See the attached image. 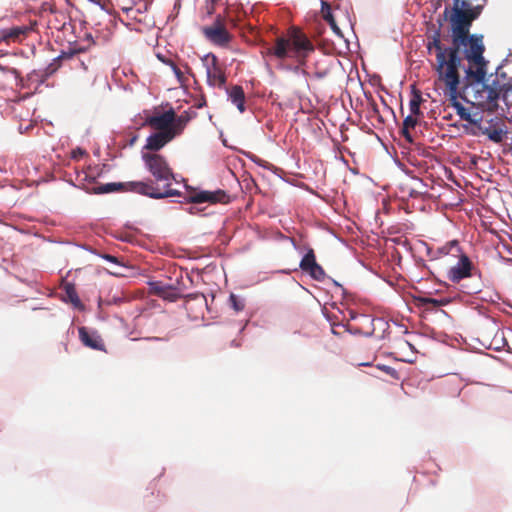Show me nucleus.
I'll use <instances>...</instances> for the list:
<instances>
[{"label":"nucleus","instance_id":"nucleus-1","mask_svg":"<svg viewBox=\"0 0 512 512\" xmlns=\"http://www.w3.org/2000/svg\"><path fill=\"white\" fill-rule=\"evenodd\" d=\"M142 160L146 170L154 179L163 183L162 189L159 186H154L152 182L131 181L125 184L129 191L153 199L180 196L178 190L171 188L172 182L178 181L165 157L155 152H142Z\"/></svg>","mask_w":512,"mask_h":512},{"label":"nucleus","instance_id":"nucleus-2","mask_svg":"<svg viewBox=\"0 0 512 512\" xmlns=\"http://www.w3.org/2000/svg\"><path fill=\"white\" fill-rule=\"evenodd\" d=\"M463 43L452 42L454 45L464 47L463 53L465 59L469 62L470 66L464 68L465 72V89L463 94L466 99L474 98L475 93H478L475 88H483L484 84H490V79L493 75L491 74L487 78V65L488 61L485 60L483 53L485 50L483 44L482 34H464Z\"/></svg>","mask_w":512,"mask_h":512},{"label":"nucleus","instance_id":"nucleus-3","mask_svg":"<svg viewBox=\"0 0 512 512\" xmlns=\"http://www.w3.org/2000/svg\"><path fill=\"white\" fill-rule=\"evenodd\" d=\"M313 51L314 46L307 36L300 30L291 28L286 36L276 38L274 45L267 49V54L278 60H294L298 64L294 71L305 74L301 66Z\"/></svg>","mask_w":512,"mask_h":512},{"label":"nucleus","instance_id":"nucleus-4","mask_svg":"<svg viewBox=\"0 0 512 512\" xmlns=\"http://www.w3.org/2000/svg\"><path fill=\"white\" fill-rule=\"evenodd\" d=\"M502 66H498L496 69V77L493 78L490 84H484L483 88H475L478 93H475L474 98L466 99L463 91L465 89V79L463 80V85L461 87H457L456 89L447 88L446 95L449 98L451 106L456 111V114L460 117H463V114L467 111L468 108L464 107L460 102L459 98L462 99L465 103L471 104L473 107L482 106L485 103L496 104V102L500 99V86L498 76L505 78L506 73L500 72Z\"/></svg>","mask_w":512,"mask_h":512},{"label":"nucleus","instance_id":"nucleus-5","mask_svg":"<svg viewBox=\"0 0 512 512\" xmlns=\"http://www.w3.org/2000/svg\"><path fill=\"white\" fill-rule=\"evenodd\" d=\"M459 46L452 45L446 47L443 54V63L436 61L435 71L438 80L443 82L447 88L456 89L460 85L459 67L461 66V58L459 56Z\"/></svg>","mask_w":512,"mask_h":512},{"label":"nucleus","instance_id":"nucleus-6","mask_svg":"<svg viewBox=\"0 0 512 512\" xmlns=\"http://www.w3.org/2000/svg\"><path fill=\"white\" fill-rule=\"evenodd\" d=\"M482 7L461 9L459 0H454L450 22L452 24V42L463 43L464 34L469 33L472 21L481 13Z\"/></svg>","mask_w":512,"mask_h":512},{"label":"nucleus","instance_id":"nucleus-7","mask_svg":"<svg viewBox=\"0 0 512 512\" xmlns=\"http://www.w3.org/2000/svg\"><path fill=\"white\" fill-rule=\"evenodd\" d=\"M508 133V128L505 121L492 115H481V122L477 124L476 128L470 129V134L473 136H486L490 141L498 144L504 140Z\"/></svg>","mask_w":512,"mask_h":512},{"label":"nucleus","instance_id":"nucleus-8","mask_svg":"<svg viewBox=\"0 0 512 512\" xmlns=\"http://www.w3.org/2000/svg\"><path fill=\"white\" fill-rule=\"evenodd\" d=\"M201 62L205 68L207 83L211 87H224L226 83V76L218 63L217 57L208 53L201 57Z\"/></svg>","mask_w":512,"mask_h":512},{"label":"nucleus","instance_id":"nucleus-9","mask_svg":"<svg viewBox=\"0 0 512 512\" xmlns=\"http://www.w3.org/2000/svg\"><path fill=\"white\" fill-rule=\"evenodd\" d=\"M203 34L209 41L220 46L226 45L230 40V35L220 16L217 17L211 26L203 28Z\"/></svg>","mask_w":512,"mask_h":512},{"label":"nucleus","instance_id":"nucleus-10","mask_svg":"<svg viewBox=\"0 0 512 512\" xmlns=\"http://www.w3.org/2000/svg\"><path fill=\"white\" fill-rule=\"evenodd\" d=\"M472 262L465 254H461L457 263L452 266L447 273L448 279L453 283L471 276Z\"/></svg>","mask_w":512,"mask_h":512},{"label":"nucleus","instance_id":"nucleus-11","mask_svg":"<svg viewBox=\"0 0 512 512\" xmlns=\"http://www.w3.org/2000/svg\"><path fill=\"white\" fill-rule=\"evenodd\" d=\"M227 195L222 190L217 191H199L190 194L187 198V201L190 203L200 204V203H217V202H225Z\"/></svg>","mask_w":512,"mask_h":512},{"label":"nucleus","instance_id":"nucleus-12","mask_svg":"<svg viewBox=\"0 0 512 512\" xmlns=\"http://www.w3.org/2000/svg\"><path fill=\"white\" fill-rule=\"evenodd\" d=\"M174 137L175 133L173 131H158L147 137L145 149L156 153V151L163 148Z\"/></svg>","mask_w":512,"mask_h":512},{"label":"nucleus","instance_id":"nucleus-13","mask_svg":"<svg viewBox=\"0 0 512 512\" xmlns=\"http://www.w3.org/2000/svg\"><path fill=\"white\" fill-rule=\"evenodd\" d=\"M175 112L170 109L161 114H156L148 119V123L159 131H173L172 124L174 122Z\"/></svg>","mask_w":512,"mask_h":512},{"label":"nucleus","instance_id":"nucleus-14","mask_svg":"<svg viewBox=\"0 0 512 512\" xmlns=\"http://www.w3.org/2000/svg\"><path fill=\"white\" fill-rule=\"evenodd\" d=\"M79 338L86 347L99 351L105 350L101 336L94 330H89L86 327H80Z\"/></svg>","mask_w":512,"mask_h":512},{"label":"nucleus","instance_id":"nucleus-15","mask_svg":"<svg viewBox=\"0 0 512 512\" xmlns=\"http://www.w3.org/2000/svg\"><path fill=\"white\" fill-rule=\"evenodd\" d=\"M228 99L234 104L240 113L245 111V94L243 88L239 85H234L226 90Z\"/></svg>","mask_w":512,"mask_h":512},{"label":"nucleus","instance_id":"nucleus-16","mask_svg":"<svg viewBox=\"0 0 512 512\" xmlns=\"http://www.w3.org/2000/svg\"><path fill=\"white\" fill-rule=\"evenodd\" d=\"M432 49H435L436 51V61H440V63L442 64L443 62V54L446 52V48L443 47V45L441 44V31L440 29H436L428 43H427V50L428 52L430 53L432 51Z\"/></svg>","mask_w":512,"mask_h":512},{"label":"nucleus","instance_id":"nucleus-17","mask_svg":"<svg viewBox=\"0 0 512 512\" xmlns=\"http://www.w3.org/2000/svg\"><path fill=\"white\" fill-rule=\"evenodd\" d=\"M479 107L480 106H472V110L468 108L460 119L467 121L471 125V128H476L477 124L481 122V115L483 113L480 111Z\"/></svg>","mask_w":512,"mask_h":512},{"label":"nucleus","instance_id":"nucleus-18","mask_svg":"<svg viewBox=\"0 0 512 512\" xmlns=\"http://www.w3.org/2000/svg\"><path fill=\"white\" fill-rule=\"evenodd\" d=\"M412 88V98L409 102V108L412 115H418L420 114V105L422 102V96L421 92L415 88L414 85L411 86Z\"/></svg>","mask_w":512,"mask_h":512},{"label":"nucleus","instance_id":"nucleus-19","mask_svg":"<svg viewBox=\"0 0 512 512\" xmlns=\"http://www.w3.org/2000/svg\"><path fill=\"white\" fill-rule=\"evenodd\" d=\"M190 117L187 113L181 114L180 116L176 117L174 116V122L172 124L173 132L175 133V136L180 134L187 123L189 122Z\"/></svg>","mask_w":512,"mask_h":512},{"label":"nucleus","instance_id":"nucleus-20","mask_svg":"<svg viewBox=\"0 0 512 512\" xmlns=\"http://www.w3.org/2000/svg\"><path fill=\"white\" fill-rule=\"evenodd\" d=\"M65 299L70 301L74 307L80 308L81 301L73 285L68 284L65 287Z\"/></svg>","mask_w":512,"mask_h":512},{"label":"nucleus","instance_id":"nucleus-21","mask_svg":"<svg viewBox=\"0 0 512 512\" xmlns=\"http://www.w3.org/2000/svg\"><path fill=\"white\" fill-rule=\"evenodd\" d=\"M316 263L314 251L309 249L300 261V268L302 271L307 272Z\"/></svg>","mask_w":512,"mask_h":512},{"label":"nucleus","instance_id":"nucleus-22","mask_svg":"<svg viewBox=\"0 0 512 512\" xmlns=\"http://www.w3.org/2000/svg\"><path fill=\"white\" fill-rule=\"evenodd\" d=\"M29 31V28L27 26H17L13 27L7 31H4L3 39H17L21 35L26 34Z\"/></svg>","mask_w":512,"mask_h":512},{"label":"nucleus","instance_id":"nucleus-23","mask_svg":"<svg viewBox=\"0 0 512 512\" xmlns=\"http://www.w3.org/2000/svg\"><path fill=\"white\" fill-rule=\"evenodd\" d=\"M500 86V97H502V100L504 101L505 105L511 106L512 105V86H507L506 84H501L499 82Z\"/></svg>","mask_w":512,"mask_h":512},{"label":"nucleus","instance_id":"nucleus-24","mask_svg":"<svg viewBox=\"0 0 512 512\" xmlns=\"http://www.w3.org/2000/svg\"><path fill=\"white\" fill-rule=\"evenodd\" d=\"M349 317H350V319H351V320L367 322V323H369V324H372L374 321H377V322H379V324L386 325V323H385L382 319H380V318H378V319H372V318H370V316H368V315H365V314H357V313H355V312H353V311H350V312H349Z\"/></svg>","mask_w":512,"mask_h":512},{"label":"nucleus","instance_id":"nucleus-25","mask_svg":"<svg viewBox=\"0 0 512 512\" xmlns=\"http://www.w3.org/2000/svg\"><path fill=\"white\" fill-rule=\"evenodd\" d=\"M507 345V341L504 337L503 332H497L493 338V341L490 345V348L500 351L502 348H504Z\"/></svg>","mask_w":512,"mask_h":512},{"label":"nucleus","instance_id":"nucleus-26","mask_svg":"<svg viewBox=\"0 0 512 512\" xmlns=\"http://www.w3.org/2000/svg\"><path fill=\"white\" fill-rule=\"evenodd\" d=\"M306 273L317 281H321L325 277L324 269L317 262Z\"/></svg>","mask_w":512,"mask_h":512},{"label":"nucleus","instance_id":"nucleus-27","mask_svg":"<svg viewBox=\"0 0 512 512\" xmlns=\"http://www.w3.org/2000/svg\"><path fill=\"white\" fill-rule=\"evenodd\" d=\"M452 250H455L456 252L460 253L461 252V248L459 246V243L457 240H452L450 242H448L446 245L442 246L440 249H439V252L443 255H447L449 254Z\"/></svg>","mask_w":512,"mask_h":512},{"label":"nucleus","instance_id":"nucleus-28","mask_svg":"<svg viewBox=\"0 0 512 512\" xmlns=\"http://www.w3.org/2000/svg\"><path fill=\"white\" fill-rule=\"evenodd\" d=\"M122 186H123L122 183H107L105 185L98 187L97 192L98 193H111L114 191H118Z\"/></svg>","mask_w":512,"mask_h":512},{"label":"nucleus","instance_id":"nucleus-29","mask_svg":"<svg viewBox=\"0 0 512 512\" xmlns=\"http://www.w3.org/2000/svg\"><path fill=\"white\" fill-rule=\"evenodd\" d=\"M347 331L354 335H364L366 337H369L373 334L374 329L362 330V328H360V327H352V326L348 325Z\"/></svg>","mask_w":512,"mask_h":512},{"label":"nucleus","instance_id":"nucleus-30","mask_svg":"<svg viewBox=\"0 0 512 512\" xmlns=\"http://www.w3.org/2000/svg\"><path fill=\"white\" fill-rule=\"evenodd\" d=\"M168 63H169V66L171 67L177 81L180 84H184L185 77H184V74L182 73V71L177 67V65L173 61H169Z\"/></svg>","mask_w":512,"mask_h":512},{"label":"nucleus","instance_id":"nucleus-31","mask_svg":"<svg viewBox=\"0 0 512 512\" xmlns=\"http://www.w3.org/2000/svg\"><path fill=\"white\" fill-rule=\"evenodd\" d=\"M229 303L231 307L236 311H241L244 308V303L238 299L235 294L229 296Z\"/></svg>","mask_w":512,"mask_h":512},{"label":"nucleus","instance_id":"nucleus-32","mask_svg":"<svg viewBox=\"0 0 512 512\" xmlns=\"http://www.w3.org/2000/svg\"><path fill=\"white\" fill-rule=\"evenodd\" d=\"M152 288L153 290L161 297L163 298H168V296L166 295V290H167V287H165L162 283L160 282H155V283H152Z\"/></svg>","mask_w":512,"mask_h":512},{"label":"nucleus","instance_id":"nucleus-33","mask_svg":"<svg viewBox=\"0 0 512 512\" xmlns=\"http://www.w3.org/2000/svg\"><path fill=\"white\" fill-rule=\"evenodd\" d=\"M378 368L384 371L386 374L390 375L392 378L399 379L398 371L393 367L387 365H379Z\"/></svg>","mask_w":512,"mask_h":512},{"label":"nucleus","instance_id":"nucleus-34","mask_svg":"<svg viewBox=\"0 0 512 512\" xmlns=\"http://www.w3.org/2000/svg\"><path fill=\"white\" fill-rule=\"evenodd\" d=\"M422 302L424 304H430L434 307H439L446 303V301L443 299H436V298H430V297L423 298Z\"/></svg>","mask_w":512,"mask_h":512},{"label":"nucleus","instance_id":"nucleus-35","mask_svg":"<svg viewBox=\"0 0 512 512\" xmlns=\"http://www.w3.org/2000/svg\"><path fill=\"white\" fill-rule=\"evenodd\" d=\"M417 124V119L411 114L408 115L403 121V128L410 129L414 128Z\"/></svg>","mask_w":512,"mask_h":512},{"label":"nucleus","instance_id":"nucleus-36","mask_svg":"<svg viewBox=\"0 0 512 512\" xmlns=\"http://www.w3.org/2000/svg\"><path fill=\"white\" fill-rule=\"evenodd\" d=\"M166 295L168 296V300L175 301L177 298H179V293L175 290L167 288Z\"/></svg>","mask_w":512,"mask_h":512},{"label":"nucleus","instance_id":"nucleus-37","mask_svg":"<svg viewBox=\"0 0 512 512\" xmlns=\"http://www.w3.org/2000/svg\"><path fill=\"white\" fill-rule=\"evenodd\" d=\"M327 12H332L331 11V6H330V4L327 1L321 0V13H322V16L325 15V13H327Z\"/></svg>","mask_w":512,"mask_h":512},{"label":"nucleus","instance_id":"nucleus-38","mask_svg":"<svg viewBox=\"0 0 512 512\" xmlns=\"http://www.w3.org/2000/svg\"><path fill=\"white\" fill-rule=\"evenodd\" d=\"M323 18H324V20H325V21H327V22H328V24H329L330 26H334L335 19H334V17H333L332 12H327V13H325V15H323Z\"/></svg>","mask_w":512,"mask_h":512},{"label":"nucleus","instance_id":"nucleus-39","mask_svg":"<svg viewBox=\"0 0 512 512\" xmlns=\"http://www.w3.org/2000/svg\"><path fill=\"white\" fill-rule=\"evenodd\" d=\"M360 323V328H362V330H367V329H374L373 326L375 323H378L377 321H374L372 324H369L367 322H362V321H358Z\"/></svg>","mask_w":512,"mask_h":512},{"label":"nucleus","instance_id":"nucleus-40","mask_svg":"<svg viewBox=\"0 0 512 512\" xmlns=\"http://www.w3.org/2000/svg\"><path fill=\"white\" fill-rule=\"evenodd\" d=\"M103 259H105L106 261L108 262H111V263H115V264H118V260L115 256L113 255H110V254H104L102 256Z\"/></svg>","mask_w":512,"mask_h":512},{"label":"nucleus","instance_id":"nucleus-41","mask_svg":"<svg viewBox=\"0 0 512 512\" xmlns=\"http://www.w3.org/2000/svg\"><path fill=\"white\" fill-rule=\"evenodd\" d=\"M402 134L405 137V139L408 140L409 142L413 141L412 136L409 132V129L402 128Z\"/></svg>","mask_w":512,"mask_h":512},{"label":"nucleus","instance_id":"nucleus-42","mask_svg":"<svg viewBox=\"0 0 512 512\" xmlns=\"http://www.w3.org/2000/svg\"><path fill=\"white\" fill-rule=\"evenodd\" d=\"M331 29L333 30V32L338 35V36H342V33H341V30L340 28L337 26L336 22H334V26H330Z\"/></svg>","mask_w":512,"mask_h":512},{"label":"nucleus","instance_id":"nucleus-43","mask_svg":"<svg viewBox=\"0 0 512 512\" xmlns=\"http://www.w3.org/2000/svg\"><path fill=\"white\" fill-rule=\"evenodd\" d=\"M247 157L255 164L258 163V161H260V158L252 153H248Z\"/></svg>","mask_w":512,"mask_h":512},{"label":"nucleus","instance_id":"nucleus-44","mask_svg":"<svg viewBox=\"0 0 512 512\" xmlns=\"http://www.w3.org/2000/svg\"><path fill=\"white\" fill-rule=\"evenodd\" d=\"M459 7H461V9H470V5L465 2L464 0H459Z\"/></svg>","mask_w":512,"mask_h":512},{"label":"nucleus","instance_id":"nucleus-45","mask_svg":"<svg viewBox=\"0 0 512 512\" xmlns=\"http://www.w3.org/2000/svg\"><path fill=\"white\" fill-rule=\"evenodd\" d=\"M258 166H261L263 168H268L269 164L264 161L263 159L260 158V161H258V163H256Z\"/></svg>","mask_w":512,"mask_h":512},{"label":"nucleus","instance_id":"nucleus-46","mask_svg":"<svg viewBox=\"0 0 512 512\" xmlns=\"http://www.w3.org/2000/svg\"><path fill=\"white\" fill-rule=\"evenodd\" d=\"M147 9H148V4H147V3H145V4H143V6L139 7V8L137 9V11H138L139 13H142V12L147 11Z\"/></svg>","mask_w":512,"mask_h":512},{"label":"nucleus","instance_id":"nucleus-47","mask_svg":"<svg viewBox=\"0 0 512 512\" xmlns=\"http://www.w3.org/2000/svg\"><path fill=\"white\" fill-rule=\"evenodd\" d=\"M83 153H84L83 150L77 149L76 151L73 152V154H74L73 156L76 157L77 155H82Z\"/></svg>","mask_w":512,"mask_h":512},{"label":"nucleus","instance_id":"nucleus-48","mask_svg":"<svg viewBox=\"0 0 512 512\" xmlns=\"http://www.w3.org/2000/svg\"><path fill=\"white\" fill-rule=\"evenodd\" d=\"M83 153H84L83 150L77 149L76 151L73 152V154H74L73 156L76 157L77 155H82Z\"/></svg>","mask_w":512,"mask_h":512},{"label":"nucleus","instance_id":"nucleus-49","mask_svg":"<svg viewBox=\"0 0 512 512\" xmlns=\"http://www.w3.org/2000/svg\"><path fill=\"white\" fill-rule=\"evenodd\" d=\"M158 58H159V59H160L164 64H166V65H168V66H169V63H168V62H169V61H171L170 59L162 58V57H160V55H158Z\"/></svg>","mask_w":512,"mask_h":512},{"label":"nucleus","instance_id":"nucleus-50","mask_svg":"<svg viewBox=\"0 0 512 512\" xmlns=\"http://www.w3.org/2000/svg\"><path fill=\"white\" fill-rule=\"evenodd\" d=\"M179 8H180V2H179V0H177V1L175 2V4H174V9H175V10H176V9L178 10Z\"/></svg>","mask_w":512,"mask_h":512},{"label":"nucleus","instance_id":"nucleus-51","mask_svg":"<svg viewBox=\"0 0 512 512\" xmlns=\"http://www.w3.org/2000/svg\"><path fill=\"white\" fill-rule=\"evenodd\" d=\"M448 13H449V8H447V7H446V8H445V11H444L445 16H446Z\"/></svg>","mask_w":512,"mask_h":512},{"label":"nucleus","instance_id":"nucleus-52","mask_svg":"<svg viewBox=\"0 0 512 512\" xmlns=\"http://www.w3.org/2000/svg\"><path fill=\"white\" fill-rule=\"evenodd\" d=\"M194 209H195L194 207H191V208L189 209V213L193 214V213H194Z\"/></svg>","mask_w":512,"mask_h":512},{"label":"nucleus","instance_id":"nucleus-53","mask_svg":"<svg viewBox=\"0 0 512 512\" xmlns=\"http://www.w3.org/2000/svg\"><path fill=\"white\" fill-rule=\"evenodd\" d=\"M0 172L3 173V172H5V170L2 169V167H0Z\"/></svg>","mask_w":512,"mask_h":512}]
</instances>
